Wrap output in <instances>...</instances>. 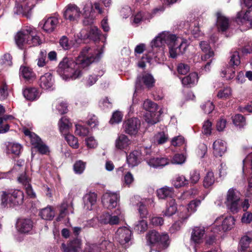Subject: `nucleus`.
<instances>
[{
	"label": "nucleus",
	"mask_w": 252,
	"mask_h": 252,
	"mask_svg": "<svg viewBox=\"0 0 252 252\" xmlns=\"http://www.w3.org/2000/svg\"><path fill=\"white\" fill-rule=\"evenodd\" d=\"M165 45L169 47L170 57L175 58L184 54L188 46L187 40L168 32H163L158 34L151 42V49L149 50V55H146L147 62L150 63L154 58L156 62H161L165 59L164 49Z\"/></svg>",
	"instance_id": "1"
},
{
	"label": "nucleus",
	"mask_w": 252,
	"mask_h": 252,
	"mask_svg": "<svg viewBox=\"0 0 252 252\" xmlns=\"http://www.w3.org/2000/svg\"><path fill=\"white\" fill-rule=\"evenodd\" d=\"M101 53L94 49L86 47L78 57L76 62L72 58L65 57L60 62L58 72L65 80H74L80 77L83 73V68L88 66L94 61L98 60Z\"/></svg>",
	"instance_id": "2"
},
{
	"label": "nucleus",
	"mask_w": 252,
	"mask_h": 252,
	"mask_svg": "<svg viewBox=\"0 0 252 252\" xmlns=\"http://www.w3.org/2000/svg\"><path fill=\"white\" fill-rule=\"evenodd\" d=\"M16 44L20 49L26 46H35L41 44V40L36 31L31 27L18 32L15 36Z\"/></svg>",
	"instance_id": "3"
},
{
	"label": "nucleus",
	"mask_w": 252,
	"mask_h": 252,
	"mask_svg": "<svg viewBox=\"0 0 252 252\" xmlns=\"http://www.w3.org/2000/svg\"><path fill=\"white\" fill-rule=\"evenodd\" d=\"M147 240L149 245L159 246L161 250L166 249L169 245V238L167 234H160L156 230H151L147 234Z\"/></svg>",
	"instance_id": "4"
},
{
	"label": "nucleus",
	"mask_w": 252,
	"mask_h": 252,
	"mask_svg": "<svg viewBox=\"0 0 252 252\" xmlns=\"http://www.w3.org/2000/svg\"><path fill=\"white\" fill-rule=\"evenodd\" d=\"M1 205L4 207L8 204L13 206L21 205L23 202L24 193L20 190H14L8 193L3 191L1 195Z\"/></svg>",
	"instance_id": "5"
},
{
	"label": "nucleus",
	"mask_w": 252,
	"mask_h": 252,
	"mask_svg": "<svg viewBox=\"0 0 252 252\" xmlns=\"http://www.w3.org/2000/svg\"><path fill=\"white\" fill-rule=\"evenodd\" d=\"M240 200L239 193L236 189L232 188L227 192L224 203L227 209L231 212L235 214L239 212Z\"/></svg>",
	"instance_id": "6"
},
{
	"label": "nucleus",
	"mask_w": 252,
	"mask_h": 252,
	"mask_svg": "<svg viewBox=\"0 0 252 252\" xmlns=\"http://www.w3.org/2000/svg\"><path fill=\"white\" fill-rule=\"evenodd\" d=\"M235 220L232 216H227L225 218L220 217L217 218L212 227L214 233H218L221 231H226L231 230L234 225Z\"/></svg>",
	"instance_id": "7"
},
{
	"label": "nucleus",
	"mask_w": 252,
	"mask_h": 252,
	"mask_svg": "<svg viewBox=\"0 0 252 252\" xmlns=\"http://www.w3.org/2000/svg\"><path fill=\"white\" fill-rule=\"evenodd\" d=\"M132 231L126 227H119L115 233V239L123 247L126 248L130 244Z\"/></svg>",
	"instance_id": "8"
},
{
	"label": "nucleus",
	"mask_w": 252,
	"mask_h": 252,
	"mask_svg": "<svg viewBox=\"0 0 252 252\" xmlns=\"http://www.w3.org/2000/svg\"><path fill=\"white\" fill-rule=\"evenodd\" d=\"M240 58L238 51H235L231 53L229 64L232 68H228L222 71L223 77H226V79H231L234 77L235 70L233 69L235 66H238L240 64Z\"/></svg>",
	"instance_id": "9"
},
{
	"label": "nucleus",
	"mask_w": 252,
	"mask_h": 252,
	"mask_svg": "<svg viewBox=\"0 0 252 252\" xmlns=\"http://www.w3.org/2000/svg\"><path fill=\"white\" fill-rule=\"evenodd\" d=\"M119 198L117 193L107 191L102 197V203L105 208L111 210L117 206Z\"/></svg>",
	"instance_id": "10"
},
{
	"label": "nucleus",
	"mask_w": 252,
	"mask_h": 252,
	"mask_svg": "<svg viewBox=\"0 0 252 252\" xmlns=\"http://www.w3.org/2000/svg\"><path fill=\"white\" fill-rule=\"evenodd\" d=\"M123 218V216L120 210L117 209L113 215L108 213H103L100 216L99 220L101 223L104 224L117 225L119 223Z\"/></svg>",
	"instance_id": "11"
},
{
	"label": "nucleus",
	"mask_w": 252,
	"mask_h": 252,
	"mask_svg": "<svg viewBox=\"0 0 252 252\" xmlns=\"http://www.w3.org/2000/svg\"><path fill=\"white\" fill-rule=\"evenodd\" d=\"M140 121L136 118L127 119L123 123L125 132L129 135H135L140 127Z\"/></svg>",
	"instance_id": "12"
},
{
	"label": "nucleus",
	"mask_w": 252,
	"mask_h": 252,
	"mask_svg": "<svg viewBox=\"0 0 252 252\" xmlns=\"http://www.w3.org/2000/svg\"><path fill=\"white\" fill-rule=\"evenodd\" d=\"M81 14L80 8L76 5L69 4L65 7L63 16L65 19L74 21L79 18Z\"/></svg>",
	"instance_id": "13"
},
{
	"label": "nucleus",
	"mask_w": 252,
	"mask_h": 252,
	"mask_svg": "<svg viewBox=\"0 0 252 252\" xmlns=\"http://www.w3.org/2000/svg\"><path fill=\"white\" fill-rule=\"evenodd\" d=\"M131 141L128 137L125 134L121 133L118 135L115 140V148L119 150L126 151L130 149Z\"/></svg>",
	"instance_id": "14"
},
{
	"label": "nucleus",
	"mask_w": 252,
	"mask_h": 252,
	"mask_svg": "<svg viewBox=\"0 0 252 252\" xmlns=\"http://www.w3.org/2000/svg\"><path fill=\"white\" fill-rule=\"evenodd\" d=\"M100 33V31L96 27L92 26L89 32L87 29H82L78 35V37L81 39L90 38L94 40H96L99 39Z\"/></svg>",
	"instance_id": "15"
},
{
	"label": "nucleus",
	"mask_w": 252,
	"mask_h": 252,
	"mask_svg": "<svg viewBox=\"0 0 252 252\" xmlns=\"http://www.w3.org/2000/svg\"><path fill=\"white\" fill-rule=\"evenodd\" d=\"M142 83L147 87L151 88L154 86L155 79L152 75L148 73L143 74L142 77H138L135 84L136 91L141 88Z\"/></svg>",
	"instance_id": "16"
},
{
	"label": "nucleus",
	"mask_w": 252,
	"mask_h": 252,
	"mask_svg": "<svg viewBox=\"0 0 252 252\" xmlns=\"http://www.w3.org/2000/svg\"><path fill=\"white\" fill-rule=\"evenodd\" d=\"M38 83L40 87L42 89H52L54 83V80L50 73H46L40 77Z\"/></svg>",
	"instance_id": "17"
},
{
	"label": "nucleus",
	"mask_w": 252,
	"mask_h": 252,
	"mask_svg": "<svg viewBox=\"0 0 252 252\" xmlns=\"http://www.w3.org/2000/svg\"><path fill=\"white\" fill-rule=\"evenodd\" d=\"M58 23L59 20L57 17H50L43 20L40 24L42 25V29L45 32H51L55 29Z\"/></svg>",
	"instance_id": "18"
},
{
	"label": "nucleus",
	"mask_w": 252,
	"mask_h": 252,
	"mask_svg": "<svg viewBox=\"0 0 252 252\" xmlns=\"http://www.w3.org/2000/svg\"><path fill=\"white\" fill-rule=\"evenodd\" d=\"M213 149L215 157H221L226 151V143L223 140L218 139L214 142Z\"/></svg>",
	"instance_id": "19"
},
{
	"label": "nucleus",
	"mask_w": 252,
	"mask_h": 252,
	"mask_svg": "<svg viewBox=\"0 0 252 252\" xmlns=\"http://www.w3.org/2000/svg\"><path fill=\"white\" fill-rule=\"evenodd\" d=\"M18 231L22 233H27L32 227V223L30 219H19L16 225Z\"/></svg>",
	"instance_id": "20"
},
{
	"label": "nucleus",
	"mask_w": 252,
	"mask_h": 252,
	"mask_svg": "<svg viewBox=\"0 0 252 252\" xmlns=\"http://www.w3.org/2000/svg\"><path fill=\"white\" fill-rule=\"evenodd\" d=\"M148 164L155 168L163 167L170 163V159L166 157L153 158L147 161Z\"/></svg>",
	"instance_id": "21"
},
{
	"label": "nucleus",
	"mask_w": 252,
	"mask_h": 252,
	"mask_svg": "<svg viewBox=\"0 0 252 252\" xmlns=\"http://www.w3.org/2000/svg\"><path fill=\"white\" fill-rule=\"evenodd\" d=\"M217 25L220 31H225L229 27V23L226 18L221 12L218 11L217 13Z\"/></svg>",
	"instance_id": "22"
},
{
	"label": "nucleus",
	"mask_w": 252,
	"mask_h": 252,
	"mask_svg": "<svg viewBox=\"0 0 252 252\" xmlns=\"http://www.w3.org/2000/svg\"><path fill=\"white\" fill-rule=\"evenodd\" d=\"M126 162L129 167H133L140 162V153L136 150L126 155Z\"/></svg>",
	"instance_id": "23"
},
{
	"label": "nucleus",
	"mask_w": 252,
	"mask_h": 252,
	"mask_svg": "<svg viewBox=\"0 0 252 252\" xmlns=\"http://www.w3.org/2000/svg\"><path fill=\"white\" fill-rule=\"evenodd\" d=\"M81 241L80 239L76 238L71 241L67 245L62 244V248L64 252H77L81 248Z\"/></svg>",
	"instance_id": "24"
},
{
	"label": "nucleus",
	"mask_w": 252,
	"mask_h": 252,
	"mask_svg": "<svg viewBox=\"0 0 252 252\" xmlns=\"http://www.w3.org/2000/svg\"><path fill=\"white\" fill-rule=\"evenodd\" d=\"M177 211V204L175 199L171 198L168 201L165 210L162 211V214L165 217H170L175 214Z\"/></svg>",
	"instance_id": "25"
},
{
	"label": "nucleus",
	"mask_w": 252,
	"mask_h": 252,
	"mask_svg": "<svg viewBox=\"0 0 252 252\" xmlns=\"http://www.w3.org/2000/svg\"><path fill=\"white\" fill-rule=\"evenodd\" d=\"M97 200V195L94 192L87 193L83 197L84 207L86 210H91Z\"/></svg>",
	"instance_id": "26"
},
{
	"label": "nucleus",
	"mask_w": 252,
	"mask_h": 252,
	"mask_svg": "<svg viewBox=\"0 0 252 252\" xmlns=\"http://www.w3.org/2000/svg\"><path fill=\"white\" fill-rule=\"evenodd\" d=\"M24 97L29 100L33 101L37 99L40 96V93L35 88H28L23 91Z\"/></svg>",
	"instance_id": "27"
},
{
	"label": "nucleus",
	"mask_w": 252,
	"mask_h": 252,
	"mask_svg": "<svg viewBox=\"0 0 252 252\" xmlns=\"http://www.w3.org/2000/svg\"><path fill=\"white\" fill-rule=\"evenodd\" d=\"M199 45L201 50L204 53V55L201 56L202 60L206 61L214 56V52L207 41H201Z\"/></svg>",
	"instance_id": "28"
},
{
	"label": "nucleus",
	"mask_w": 252,
	"mask_h": 252,
	"mask_svg": "<svg viewBox=\"0 0 252 252\" xmlns=\"http://www.w3.org/2000/svg\"><path fill=\"white\" fill-rule=\"evenodd\" d=\"M159 115L157 111H147L144 115V120L149 125H153L159 121Z\"/></svg>",
	"instance_id": "29"
},
{
	"label": "nucleus",
	"mask_w": 252,
	"mask_h": 252,
	"mask_svg": "<svg viewBox=\"0 0 252 252\" xmlns=\"http://www.w3.org/2000/svg\"><path fill=\"white\" fill-rule=\"evenodd\" d=\"M205 230L203 227H195L191 233V240L195 243L202 242Z\"/></svg>",
	"instance_id": "30"
},
{
	"label": "nucleus",
	"mask_w": 252,
	"mask_h": 252,
	"mask_svg": "<svg viewBox=\"0 0 252 252\" xmlns=\"http://www.w3.org/2000/svg\"><path fill=\"white\" fill-rule=\"evenodd\" d=\"M19 74L28 81H32L35 78V74L32 69L26 66H22L20 67Z\"/></svg>",
	"instance_id": "31"
},
{
	"label": "nucleus",
	"mask_w": 252,
	"mask_h": 252,
	"mask_svg": "<svg viewBox=\"0 0 252 252\" xmlns=\"http://www.w3.org/2000/svg\"><path fill=\"white\" fill-rule=\"evenodd\" d=\"M23 131L26 136H28L31 140V143L34 148H35L42 141L41 138L35 133L31 132L28 129L24 127Z\"/></svg>",
	"instance_id": "32"
},
{
	"label": "nucleus",
	"mask_w": 252,
	"mask_h": 252,
	"mask_svg": "<svg viewBox=\"0 0 252 252\" xmlns=\"http://www.w3.org/2000/svg\"><path fill=\"white\" fill-rule=\"evenodd\" d=\"M247 7L248 9L245 12L242 11L237 13V20H240L242 23L244 22H248L249 23L252 20V6Z\"/></svg>",
	"instance_id": "33"
},
{
	"label": "nucleus",
	"mask_w": 252,
	"mask_h": 252,
	"mask_svg": "<svg viewBox=\"0 0 252 252\" xmlns=\"http://www.w3.org/2000/svg\"><path fill=\"white\" fill-rule=\"evenodd\" d=\"M59 126L60 132L62 134L65 135L69 133L72 124L68 119L65 117H62L59 122Z\"/></svg>",
	"instance_id": "34"
},
{
	"label": "nucleus",
	"mask_w": 252,
	"mask_h": 252,
	"mask_svg": "<svg viewBox=\"0 0 252 252\" xmlns=\"http://www.w3.org/2000/svg\"><path fill=\"white\" fill-rule=\"evenodd\" d=\"M173 191L172 188L165 186L158 189L157 190V194L159 199H164L168 197H171L173 193Z\"/></svg>",
	"instance_id": "35"
},
{
	"label": "nucleus",
	"mask_w": 252,
	"mask_h": 252,
	"mask_svg": "<svg viewBox=\"0 0 252 252\" xmlns=\"http://www.w3.org/2000/svg\"><path fill=\"white\" fill-rule=\"evenodd\" d=\"M198 77V75L195 72L190 73L188 76L182 79V82L184 86L194 85L197 83Z\"/></svg>",
	"instance_id": "36"
},
{
	"label": "nucleus",
	"mask_w": 252,
	"mask_h": 252,
	"mask_svg": "<svg viewBox=\"0 0 252 252\" xmlns=\"http://www.w3.org/2000/svg\"><path fill=\"white\" fill-rule=\"evenodd\" d=\"M189 181L184 175H178L172 181V184L176 188H180L188 185Z\"/></svg>",
	"instance_id": "37"
},
{
	"label": "nucleus",
	"mask_w": 252,
	"mask_h": 252,
	"mask_svg": "<svg viewBox=\"0 0 252 252\" xmlns=\"http://www.w3.org/2000/svg\"><path fill=\"white\" fill-rule=\"evenodd\" d=\"M39 215L42 219L51 220L55 216V212L51 207H47L41 209Z\"/></svg>",
	"instance_id": "38"
},
{
	"label": "nucleus",
	"mask_w": 252,
	"mask_h": 252,
	"mask_svg": "<svg viewBox=\"0 0 252 252\" xmlns=\"http://www.w3.org/2000/svg\"><path fill=\"white\" fill-rule=\"evenodd\" d=\"M22 148V146L18 143L9 142L7 145V153L18 156Z\"/></svg>",
	"instance_id": "39"
},
{
	"label": "nucleus",
	"mask_w": 252,
	"mask_h": 252,
	"mask_svg": "<svg viewBox=\"0 0 252 252\" xmlns=\"http://www.w3.org/2000/svg\"><path fill=\"white\" fill-rule=\"evenodd\" d=\"M168 139V134L164 131L157 133L153 137V142L156 144H162Z\"/></svg>",
	"instance_id": "40"
},
{
	"label": "nucleus",
	"mask_w": 252,
	"mask_h": 252,
	"mask_svg": "<svg viewBox=\"0 0 252 252\" xmlns=\"http://www.w3.org/2000/svg\"><path fill=\"white\" fill-rule=\"evenodd\" d=\"M232 94V91L228 87L220 89L217 93V96L219 99H226L229 98Z\"/></svg>",
	"instance_id": "41"
},
{
	"label": "nucleus",
	"mask_w": 252,
	"mask_h": 252,
	"mask_svg": "<svg viewBox=\"0 0 252 252\" xmlns=\"http://www.w3.org/2000/svg\"><path fill=\"white\" fill-rule=\"evenodd\" d=\"M215 182V178L214 173L209 171L205 175L203 180V186L205 188L211 187Z\"/></svg>",
	"instance_id": "42"
},
{
	"label": "nucleus",
	"mask_w": 252,
	"mask_h": 252,
	"mask_svg": "<svg viewBox=\"0 0 252 252\" xmlns=\"http://www.w3.org/2000/svg\"><path fill=\"white\" fill-rule=\"evenodd\" d=\"M69 213H73V208L71 205H68L66 202H63L61 205L60 210V214L59 218H63Z\"/></svg>",
	"instance_id": "43"
},
{
	"label": "nucleus",
	"mask_w": 252,
	"mask_h": 252,
	"mask_svg": "<svg viewBox=\"0 0 252 252\" xmlns=\"http://www.w3.org/2000/svg\"><path fill=\"white\" fill-rule=\"evenodd\" d=\"M64 136V138L68 145L74 149H77L79 147V143L77 138L70 133Z\"/></svg>",
	"instance_id": "44"
},
{
	"label": "nucleus",
	"mask_w": 252,
	"mask_h": 252,
	"mask_svg": "<svg viewBox=\"0 0 252 252\" xmlns=\"http://www.w3.org/2000/svg\"><path fill=\"white\" fill-rule=\"evenodd\" d=\"M123 117V114L121 111L118 110L115 111L112 114L109 123L111 125L119 124L122 121Z\"/></svg>",
	"instance_id": "45"
},
{
	"label": "nucleus",
	"mask_w": 252,
	"mask_h": 252,
	"mask_svg": "<svg viewBox=\"0 0 252 252\" xmlns=\"http://www.w3.org/2000/svg\"><path fill=\"white\" fill-rule=\"evenodd\" d=\"M148 228L147 222L145 220H141L137 221L134 227V229L139 233L145 232Z\"/></svg>",
	"instance_id": "46"
},
{
	"label": "nucleus",
	"mask_w": 252,
	"mask_h": 252,
	"mask_svg": "<svg viewBox=\"0 0 252 252\" xmlns=\"http://www.w3.org/2000/svg\"><path fill=\"white\" fill-rule=\"evenodd\" d=\"M56 109L60 114H63L67 112V105L63 101H57L55 103Z\"/></svg>",
	"instance_id": "47"
},
{
	"label": "nucleus",
	"mask_w": 252,
	"mask_h": 252,
	"mask_svg": "<svg viewBox=\"0 0 252 252\" xmlns=\"http://www.w3.org/2000/svg\"><path fill=\"white\" fill-rule=\"evenodd\" d=\"M92 6L87 5L84 8V14L85 15V19L83 20V24L85 25H89L93 23V19L92 18H87L90 14V10Z\"/></svg>",
	"instance_id": "48"
},
{
	"label": "nucleus",
	"mask_w": 252,
	"mask_h": 252,
	"mask_svg": "<svg viewBox=\"0 0 252 252\" xmlns=\"http://www.w3.org/2000/svg\"><path fill=\"white\" fill-rule=\"evenodd\" d=\"M201 201L200 200H193L191 201L188 205L187 209L191 214L195 213L197 210V208L200 205Z\"/></svg>",
	"instance_id": "49"
},
{
	"label": "nucleus",
	"mask_w": 252,
	"mask_h": 252,
	"mask_svg": "<svg viewBox=\"0 0 252 252\" xmlns=\"http://www.w3.org/2000/svg\"><path fill=\"white\" fill-rule=\"evenodd\" d=\"M200 178L198 171L194 170L190 172L189 182L191 184L194 185L197 183Z\"/></svg>",
	"instance_id": "50"
},
{
	"label": "nucleus",
	"mask_w": 252,
	"mask_h": 252,
	"mask_svg": "<svg viewBox=\"0 0 252 252\" xmlns=\"http://www.w3.org/2000/svg\"><path fill=\"white\" fill-rule=\"evenodd\" d=\"M85 162H84L81 160L76 161L73 166V169L75 173L78 174L82 173L85 170Z\"/></svg>",
	"instance_id": "51"
},
{
	"label": "nucleus",
	"mask_w": 252,
	"mask_h": 252,
	"mask_svg": "<svg viewBox=\"0 0 252 252\" xmlns=\"http://www.w3.org/2000/svg\"><path fill=\"white\" fill-rule=\"evenodd\" d=\"M180 210L179 218V220L182 221L187 220L191 215V214L188 211V209L184 206H182V208L180 209Z\"/></svg>",
	"instance_id": "52"
},
{
	"label": "nucleus",
	"mask_w": 252,
	"mask_h": 252,
	"mask_svg": "<svg viewBox=\"0 0 252 252\" xmlns=\"http://www.w3.org/2000/svg\"><path fill=\"white\" fill-rule=\"evenodd\" d=\"M143 106L146 112L158 110V106L157 104L148 99L144 102Z\"/></svg>",
	"instance_id": "53"
},
{
	"label": "nucleus",
	"mask_w": 252,
	"mask_h": 252,
	"mask_svg": "<svg viewBox=\"0 0 252 252\" xmlns=\"http://www.w3.org/2000/svg\"><path fill=\"white\" fill-rule=\"evenodd\" d=\"M233 124L237 126L242 127L245 125V119L240 114H237L232 118Z\"/></svg>",
	"instance_id": "54"
},
{
	"label": "nucleus",
	"mask_w": 252,
	"mask_h": 252,
	"mask_svg": "<svg viewBox=\"0 0 252 252\" xmlns=\"http://www.w3.org/2000/svg\"><path fill=\"white\" fill-rule=\"evenodd\" d=\"M186 159V156L183 154H176L172 158L171 162L172 164H182L184 163Z\"/></svg>",
	"instance_id": "55"
},
{
	"label": "nucleus",
	"mask_w": 252,
	"mask_h": 252,
	"mask_svg": "<svg viewBox=\"0 0 252 252\" xmlns=\"http://www.w3.org/2000/svg\"><path fill=\"white\" fill-rule=\"evenodd\" d=\"M251 243V239L248 236L242 237L240 242V246L242 251H245L248 249Z\"/></svg>",
	"instance_id": "56"
},
{
	"label": "nucleus",
	"mask_w": 252,
	"mask_h": 252,
	"mask_svg": "<svg viewBox=\"0 0 252 252\" xmlns=\"http://www.w3.org/2000/svg\"><path fill=\"white\" fill-rule=\"evenodd\" d=\"M212 130V124L209 120L204 121L202 126L203 133L205 135H210Z\"/></svg>",
	"instance_id": "57"
},
{
	"label": "nucleus",
	"mask_w": 252,
	"mask_h": 252,
	"mask_svg": "<svg viewBox=\"0 0 252 252\" xmlns=\"http://www.w3.org/2000/svg\"><path fill=\"white\" fill-rule=\"evenodd\" d=\"M201 109L206 114L211 113L214 109L215 106L212 102L208 101L201 106Z\"/></svg>",
	"instance_id": "58"
},
{
	"label": "nucleus",
	"mask_w": 252,
	"mask_h": 252,
	"mask_svg": "<svg viewBox=\"0 0 252 252\" xmlns=\"http://www.w3.org/2000/svg\"><path fill=\"white\" fill-rule=\"evenodd\" d=\"M101 249L102 248L96 244H89L85 248L84 252H101Z\"/></svg>",
	"instance_id": "59"
},
{
	"label": "nucleus",
	"mask_w": 252,
	"mask_h": 252,
	"mask_svg": "<svg viewBox=\"0 0 252 252\" xmlns=\"http://www.w3.org/2000/svg\"><path fill=\"white\" fill-rule=\"evenodd\" d=\"M171 145L173 146H181L185 143V139L182 136H178L172 138L171 141Z\"/></svg>",
	"instance_id": "60"
},
{
	"label": "nucleus",
	"mask_w": 252,
	"mask_h": 252,
	"mask_svg": "<svg viewBox=\"0 0 252 252\" xmlns=\"http://www.w3.org/2000/svg\"><path fill=\"white\" fill-rule=\"evenodd\" d=\"M46 52L42 51L40 52L38 58L37 59V65L39 67H43L46 64Z\"/></svg>",
	"instance_id": "61"
},
{
	"label": "nucleus",
	"mask_w": 252,
	"mask_h": 252,
	"mask_svg": "<svg viewBox=\"0 0 252 252\" xmlns=\"http://www.w3.org/2000/svg\"><path fill=\"white\" fill-rule=\"evenodd\" d=\"M198 193V190L196 189L193 188L190 190L183 192L181 195L179 197V199L185 200L189 196L191 195H195Z\"/></svg>",
	"instance_id": "62"
},
{
	"label": "nucleus",
	"mask_w": 252,
	"mask_h": 252,
	"mask_svg": "<svg viewBox=\"0 0 252 252\" xmlns=\"http://www.w3.org/2000/svg\"><path fill=\"white\" fill-rule=\"evenodd\" d=\"M18 182L22 184L24 187L30 185L31 179L25 173L21 174L18 178Z\"/></svg>",
	"instance_id": "63"
},
{
	"label": "nucleus",
	"mask_w": 252,
	"mask_h": 252,
	"mask_svg": "<svg viewBox=\"0 0 252 252\" xmlns=\"http://www.w3.org/2000/svg\"><path fill=\"white\" fill-rule=\"evenodd\" d=\"M35 148L37 149L38 151L42 155H46L49 153L48 147L43 141L39 143Z\"/></svg>",
	"instance_id": "64"
}]
</instances>
